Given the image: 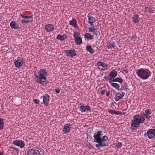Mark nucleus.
<instances>
[{"instance_id": "f257e3e1", "label": "nucleus", "mask_w": 155, "mask_h": 155, "mask_svg": "<svg viewBox=\"0 0 155 155\" xmlns=\"http://www.w3.org/2000/svg\"><path fill=\"white\" fill-rule=\"evenodd\" d=\"M145 120V118L141 115H134L131 122V130H134L136 129L139 126L140 124L143 123Z\"/></svg>"}, {"instance_id": "f03ea898", "label": "nucleus", "mask_w": 155, "mask_h": 155, "mask_svg": "<svg viewBox=\"0 0 155 155\" xmlns=\"http://www.w3.org/2000/svg\"><path fill=\"white\" fill-rule=\"evenodd\" d=\"M47 74V72L45 69H41L39 72L35 71L34 74L35 77L36 81L39 83L41 84L42 81V80L45 81L47 79L46 77Z\"/></svg>"}, {"instance_id": "7ed1b4c3", "label": "nucleus", "mask_w": 155, "mask_h": 155, "mask_svg": "<svg viewBox=\"0 0 155 155\" xmlns=\"http://www.w3.org/2000/svg\"><path fill=\"white\" fill-rule=\"evenodd\" d=\"M136 73L137 76L143 80L148 79L151 74L149 70L143 68H140L136 70Z\"/></svg>"}, {"instance_id": "20e7f679", "label": "nucleus", "mask_w": 155, "mask_h": 155, "mask_svg": "<svg viewBox=\"0 0 155 155\" xmlns=\"http://www.w3.org/2000/svg\"><path fill=\"white\" fill-rule=\"evenodd\" d=\"M107 139V137L103 135L101 131L97 132V147L107 146L106 142Z\"/></svg>"}, {"instance_id": "39448f33", "label": "nucleus", "mask_w": 155, "mask_h": 155, "mask_svg": "<svg viewBox=\"0 0 155 155\" xmlns=\"http://www.w3.org/2000/svg\"><path fill=\"white\" fill-rule=\"evenodd\" d=\"M14 64L16 68H20L25 64V60L21 58H18L17 60H14Z\"/></svg>"}, {"instance_id": "423d86ee", "label": "nucleus", "mask_w": 155, "mask_h": 155, "mask_svg": "<svg viewBox=\"0 0 155 155\" xmlns=\"http://www.w3.org/2000/svg\"><path fill=\"white\" fill-rule=\"evenodd\" d=\"M146 135L149 139H155V129L149 130L146 133Z\"/></svg>"}, {"instance_id": "0eeeda50", "label": "nucleus", "mask_w": 155, "mask_h": 155, "mask_svg": "<svg viewBox=\"0 0 155 155\" xmlns=\"http://www.w3.org/2000/svg\"><path fill=\"white\" fill-rule=\"evenodd\" d=\"M64 52L66 54H67V56L73 57L77 55L76 53L75 50L74 49L73 50H64Z\"/></svg>"}, {"instance_id": "6e6552de", "label": "nucleus", "mask_w": 155, "mask_h": 155, "mask_svg": "<svg viewBox=\"0 0 155 155\" xmlns=\"http://www.w3.org/2000/svg\"><path fill=\"white\" fill-rule=\"evenodd\" d=\"M98 68L101 71H103L107 69V65L103 62H99L97 63Z\"/></svg>"}, {"instance_id": "1a4fd4ad", "label": "nucleus", "mask_w": 155, "mask_h": 155, "mask_svg": "<svg viewBox=\"0 0 155 155\" xmlns=\"http://www.w3.org/2000/svg\"><path fill=\"white\" fill-rule=\"evenodd\" d=\"M12 144L20 147L21 148H23L25 145L24 142L20 140H16L13 141Z\"/></svg>"}, {"instance_id": "9d476101", "label": "nucleus", "mask_w": 155, "mask_h": 155, "mask_svg": "<svg viewBox=\"0 0 155 155\" xmlns=\"http://www.w3.org/2000/svg\"><path fill=\"white\" fill-rule=\"evenodd\" d=\"M27 155H41L39 152L35 149H31L29 150L27 153Z\"/></svg>"}, {"instance_id": "9b49d317", "label": "nucleus", "mask_w": 155, "mask_h": 155, "mask_svg": "<svg viewBox=\"0 0 155 155\" xmlns=\"http://www.w3.org/2000/svg\"><path fill=\"white\" fill-rule=\"evenodd\" d=\"M72 126L71 124H67L65 125L63 128V131L64 132V133H66L69 132L70 130V128Z\"/></svg>"}, {"instance_id": "f8f14e48", "label": "nucleus", "mask_w": 155, "mask_h": 155, "mask_svg": "<svg viewBox=\"0 0 155 155\" xmlns=\"http://www.w3.org/2000/svg\"><path fill=\"white\" fill-rule=\"evenodd\" d=\"M50 96L48 94H45L43 96V102L46 106L48 105V104L49 102Z\"/></svg>"}, {"instance_id": "ddd939ff", "label": "nucleus", "mask_w": 155, "mask_h": 155, "mask_svg": "<svg viewBox=\"0 0 155 155\" xmlns=\"http://www.w3.org/2000/svg\"><path fill=\"white\" fill-rule=\"evenodd\" d=\"M10 26L12 28L17 29H20V27L14 21H12L10 23Z\"/></svg>"}, {"instance_id": "4468645a", "label": "nucleus", "mask_w": 155, "mask_h": 155, "mask_svg": "<svg viewBox=\"0 0 155 155\" xmlns=\"http://www.w3.org/2000/svg\"><path fill=\"white\" fill-rule=\"evenodd\" d=\"M124 95V92H122L121 93H117L116 94V97H114V99L116 101H117L121 99Z\"/></svg>"}, {"instance_id": "2eb2a0df", "label": "nucleus", "mask_w": 155, "mask_h": 155, "mask_svg": "<svg viewBox=\"0 0 155 155\" xmlns=\"http://www.w3.org/2000/svg\"><path fill=\"white\" fill-rule=\"evenodd\" d=\"M54 28V26L52 24H49L46 25L45 26V29L48 32H50Z\"/></svg>"}, {"instance_id": "dca6fc26", "label": "nucleus", "mask_w": 155, "mask_h": 155, "mask_svg": "<svg viewBox=\"0 0 155 155\" xmlns=\"http://www.w3.org/2000/svg\"><path fill=\"white\" fill-rule=\"evenodd\" d=\"M109 80L111 81L112 82H118L120 83L121 84L122 83L123 81V80L121 78H118L113 79L111 77H109Z\"/></svg>"}, {"instance_id": "f3484780", "label": "nucleus", "mask_w": 155, "mask_h": 155, "mask_svg": "<svg viewBox=\"0 0 155 155\" xmlns=\"http://www.w3.org/2000/svg\"><path fill=\"white\" fill-rule=\"evenodd\" d=\"M88 22L91 25L93 26V21L95 20V18L93 17H91L90 15H88Z\"/></svg>"}, {"instance_id": "a211bd4d", "label": "nucleus", "mask_w": 155, "mask_h": 155, "mask_svg": "<svg viewBox=\"0 0 155 155\" xmlns=\"http://www.w3.org/2000/svg\"><path fill=\"white\" fill-rule=\"evenodd\" d=\"M69 24L70 25L73 26L74 28L77 26V22L75 19H73L69 21Z\"/></svg>"}, {"instance_id": "6ab92c4d", "label": "nucleus", "mask_w": 155, "mask_h": 155, "mask_svg": "<svg viewBox=\"0 0 155 155\" xmlns=\"http://www.w3.org/2000/svg\"><path fill=\"white\" fill-rule=\"evenodd\" d=\"M117 75V72L114 70L112 71L110 74L109 75V77H111L112 78H114Z\"/></svg>"}, {"instance_id": "aec40b11", "label": "nucleus", "mask_w": 155, "mask_h": 155, "mask_svg": "<svg viewBox=\"0 0 155 155\" xmlns=\"http://www.w3.org/2000/svg\"><path fill=\"white\" fill-rule=\"evenodd\" d=\"M67 38L66 35H62L60 34L58 35L57 37V39L58 40H60L61 41L64 40Z\"/></svg>"}, {"instance_id": "412c9836", "label": "nucleus", "mask_w": 155, "mask_h": 155, "mask_svg": "<svg viewBox=\"0 0 155 155\" xmlns=\"http://www.w3.org/2000/svg\"><path fill=\"white\" fill-rule=\"evenodd\" d=\"M112 82L111 81L109 80V82L110 83L112 86L117 89H118L120 87L119 84L116 83H112Z\"/></svg>"}, {"instance_id": "4be33fe9", "label": "nucleus", "mask_w": 155, "mask_h": 155, "mask_svg": "<svg viewBox=\"0 0 155 155\" xmlns=\"http://www.w3.org/2000/svg\"><path fill=\"white\" fill-rule=\"evenodd\" d=\"M75 42L77 45L81 44L82 43V39L81 37H79L75 38Z\"/></svg>"}, {"instance_id": "5701e85b", "label": "nucleus", "mask_w": 155, "mask_h": 155, "mask_svg": "<svg viewBox=\"0 0 155 155\" xmlns=\"http://www.w3.org/2000/svg\"><path fill=\"white\" fill-rule=\"evenodd\" d=\"M85 38L88 40H91L93 38V36L91 35L90 33H87L85 36Z\"/></svg>"}, {"instance_id": "b1692460", "label": "nucleus", "mask_w": 155, "mask_h": 155, "mask_svg": "<svg viewBox=\"0 0 155 155\" xmlns=\"http://www.w3.org/2000/svg\"><path fill=\"white\" fill-rule=\"evenodd\" d=\"M139 16L137 15H135L133 17V21L135 23L138 22L139 21Z\"/></svg>"}, {"instance_id": "393cba45", "label": "nucleus", "mask_w": 155, "mask_h": 155, "mask_svg": "<svg viewBox=\"0 0 155 155\" xmlns=\"http://www.w3.org/2000/svg\"><path fill=\"white\" fill-rule=\"evenodd\" d=\"M86 48L87 50L91 54H92L94 53V50L91 47V46L89 45L87 46L86 47Z\"/></svg>"}, {"instance_id": "a878e982", "label": "nucleus", "mask_w": 155, "mask_h": 155, "mask_svg": "<svg viewBox=\"0 0 155 155\" xmlns=\"http://www.w3.org/2000/svg\"><path fill=\"white\" fill-rule=\"evenodd\" d=\"M108 112L111 114H119L120 113V112L119 111H116L114 110L108 109Z\"/></svg>"}, {"instance_id": "bb28decb", "label": "nucleus", "mask_w": 155, "mask_h": 155, "mask_svg": "<svg viewBox=\"0 0 155 155\" xmlns=\"http://www.w3.org/2000/svg\"><path fill=\"white\" fill-rule=\"evenodd\" d=\"M4 121L3 119L0 118V130H2L4 128Z\"/></svg>"}, {"instance_id": "cd10ccee", "label": "nucleus", "mask_w": 155, "mask_h": 155, "mask_svg": "<svg viewBox=\"0 0 155 155\" xmlns=\"http://www.w3.org/2000/svg\"><path fill=\"white\" fill-rule=\"evenodd\" d=\"M115 46V45L113 43H111L109 42L107 43L106 47L108 49H111L112 48H114Z\"/></svg>"}, {"instance_id": "c85d7f7f", "label": "nucleus", "mask_w": 155, "mask_h": 155, "mask_svg": "<svg viewBox=\"0 0 155 155\" xmlns=\"http://www.w3.org/2000/svg\"><path fill=\"white\" fill-rule=\"evenodd\" d=\"M145 11L146 12H149L150 13L153 12V10L150 7H145L144 8Z\"/></svg>"}, {"instance_id": "c756f323", "label": "nucleus", "mask_w": 155, "mask_h": 155, "mask_svg": "<svg viewBox=\"0 0 155 155\" xmlns=\"http://www.w3.org/2000/svg\"><path fill=\"white\" fill-rule=\"evenodd\" d=\"M80 34L79 32H74V38H77L80 37Z\"/></svg>"}, {"instance_id": "7c9ffc66", "label": "nucleus", "mask_w": 155, "mask_h": 155, "mask_svg": "<svg viewBox=\"0 0 155 155\" xmlns=\"http://www.w3.org/2000/svg\"><path fill=\"white\" fill-rule=\"evenodd\" d=\"M151 110L150 109H147L145 111V113L144 114L150 115L151 114Z\"/></svg>"}, {"instance_id": "2f4dec72", "label": "nucleus", "mask_w": 155, "mask_h": 155, "mask_svg": "<svg viewBox=\"0 0 155 155\" xmlns=\"http://www.w3.org/2000/svg\"><path fill=\"white\" fill-rule=\"evenodd\" d=\"M80 110L82 112H84L86 111V107L84 106H81Z\"/></svg>"}, {"instance_id": "473e14b6", "label": "nucleus", "mask_w": 155, "mask_h": 155, "mask_svg": "<svg viewBox=\"0 0 155 155\" xmlns=\"http://www.w3.org/2000/svg\"><path fill=\"white\" fill-rule=\"evenodd\" d=\"M30 21L29 20H25V19H23L21 21V23L23 24H26L28 23Z\"/></svg>"}, {"instance_id": "72a5a7b5", "label": "nucleus", "mask_w": 155, "mask_h": 155, "mask_svg": "<svg viewBox=\"0 0 155 155\" xmlns=\"http://www.w3.org/2000/svg\"><path fill=\"white\" fill-rule=\"evenodd\" d=\"M93 26V28L90 27L89 29V32H94L95 31V28L94 26Z\"/></svg>"}, {"instance_id": "f704fd0d", "label": "nucleus", "mask_w": 155, "mask_h": 155, "mask_svg": "<svg viewBox=\"0 0 155 155\" xmlns=\"http://www.w3.org/2000/svg\"><path fill=\"white\" fill-rule=\"evenodd\" d=\"M99 88L98 91L99 92H101V94L102 95H103L104 94L105 92V90L104 89H102L101 90H100Z\"/></svg>"}, {"instance_id": "c9c22d12", "label": "nucleus", "mask_w": 155, "mask_h": 155, "mask_svg": "<svg viewBox=\"0 0 155 155\" xmlns=\"http://www.w3.org/2000/svg\"><path fill=\"white\" fill-rule=\"evenodd\" d=\"M10 148L16 150V151L17 152V155L18 154V153H19V150H18V149H17V148H15V147H10Z\"/></svg>"}, {"instance_id": "e433bc0d", "label": "nucleus", "mask_w": 155, "mask_h": 155, "mask_svg": "<svg viewBox=\"0 0 155 155\" xmlns=\"http://www.w3.org/2000/svg\"><path fill=\"white\" fill-rule=\"evenodd\" d=\"M94 142H97V134H96L95 133V134L94 135Z\"/></svg>"}, {"instance_id": "4c0bfd02", "label": "nucleus", "mask_w": 155, "mask_h": 155, "mask_svg": "<svg viewBox=\"0 0 155 155\" xmlns=\"http://www.w3.org/2000/svg\"><path fill=\"white\" fill-rule=\"evenodd\" d=\"M122 145V144L121 142H118L117 143V145L116 146V147L118 148H119Z\"/></svg>"}, {"instance_id": "58836bf2", "label": "nucleus", "mask_w": 155, "mask_h": 155, "mask_svg": "<svg viewBox=\"0 0 155 155\" xmlns=\"http://www.w3.org/2000/svg\"><path fill=\"white\" fill-rule=\"evenodd\" d=\"M33 101L36 104H38L39 103V101L38 99H34L33 100Z\"/></svg>"}, {"instance_id": "ea45409f", "label": "nucleus", "mask_w": 155, "mask_h": 155, "mask_svg": "<svg viewBox=\"0 0 155 155\" xmlns=\"http://www.w3.org/2000/svg\"><path fill=\"white\" fill-rule=\"evenodd\" d=\"M149 114H144V116H145V117L147 119H149L151 117V116Z\"/></svg>"}, {"instance_id": "a19ab883", "label": "nucleus", "mask_w": 155, "mask_h": 155, "mask_svg": "<svg viewBox=\"0 0 155 155\" xmlns=\"http://www.w3.org/2000/svg\"><path fill=\"white\" fill-rule=\"evenodd\" d=\"M85 107H86V110L87 111H90L91 110V109L90 108V107L88 105L86 106Z\"/></svg>"}, {"instance_id": "79ce46f5", "label": "nucleus", "mask_w": 155, "mask_h": 155, "mask_svg": "<svg viewBox=\"0 0 155 155\" xmlns=\"http://www.w3.org/2000/svg\"><path fill=\"white\" fill-rule=\"evenodd\" d=\"M87 146L90 148H92L93 147L90 143L87 144Z\"/></svg>"}, {"instance_id": "37998d69", "label": "nucleus", "mask_w": 155, "mask_h": 155, "mask_svg": "<svg viewBox=\"0 0 155 155\" xmlns=\"http://www.w3.org/2000/svg\"><path fill=\"white\" fill-rule=\"evenodd\" d=\"M55 92L57 93H59L60 92V90L58 88L57 89H55Z\"/></svg>"}, {"instance_id": "c03bdc74", "label": "nucleus", "mask_w": 155, "mask_h": 155, "mask_svg": "<svg viewBox=\"0 0 155 155\" xmlns=\"http://www.w3.org/2000/svg\"><path fill=\"white\" fill-rule=\"evenodd\" d=\"M20 14L22 18H25V16L24 15L22 14L21 13H20Z\"/></svg>"}, {"instance_id": "a18cd8bd", "label": "nucleus", "mask_w": 155, "mask_h": 155, "mask_svg": "<svg viewBox=\"0 0 155 155\" xmlns=\"http://www.w3.org/2000/svg\"><path fill=\"white\" fill-rule=\"evenodd\" d=\"M109 91H107L106 92V95L107 96H109Z\"/></svg>"}, {"instance_id": "49530a36", "label": "nucleus", "mask_w": 155, "mask_h": 155, "mask_svg": "<svg viewBox=\"0 0 155 155\" xmlns=\"http://www.w3.org/2000/svg\"><path fill=\"white\" fill-rule=\"evenodd\" d=\"M25 18H27V19L29 18V16H25Z\"/></svg>"}, {"instance_id": "de8ad7c7", "label": "nucleus", "mask_w": 155, "mask_h": 155, "mask_svg": "<svg viewBox=\"0 0 155 155\" xmlns=\"http://www.w3.org/2000/svg\"><path fill=\"white\" fill-rule=\"evenodd\" d=\"M124 71L126 73H127L128 72V71L127 70H124Z\"/></svg>"}, {"instance_id": "09e8293b", "label": "nucleus", "mask_w": 155, "mask_h": 155, "mask_svg": "<svg viewBox=\"0 0 155 155\" xmlns=\"http://www.w3.org/2000/svg\"><path fill=\"white\" fill-rule=\"evenodd\" d=\"M29 18H32V19L33 18L32 15H31V16H29Z\"/></svg>"}, {"instance_id": "8fccbe9b", "label": "nucleus", "mask_w": 155, "mask_h": 155, "mask_svg": "<svg viewBox=\"0 0 155 155\" xmlns=\"http://www.w3.org/2000/svg\"><path fill=\"white\" fill-rule=\"evenodd\" d=\"M3 152L0 153V155H3Z\"/></svg>"}, {"instance_id": "3c124183", "label": "nucleus", "mask_w": 155, "mask_h": 155, "mask_svg": "<svg viewBox=\"0 0 155 155\" xmlns=\"http://www.w3.org/2000/svg\"><path fill=\"white\" fill-rule=\"evenodd\" d=\"M31 22V23L33 21V20L32 19L30 21Z\"/></svg>"}, {"instance_id": "603ef678", "label": "nucleus", "mask_w": 155, "mask_h": 155, "mask_svg": "<svg viewBox=\"0 0 155 155\" xmlns=\"http://www.w3.org/2000/svg\"><path fill=\"white\" fill-rule=\"evenodd\" d=\"M135 37V36H134L133 35V38H134V37Z\"/></svg>"}, {"instance_id": "864d4df0", "label": "nucleus", "mask_w": 155, "mask_h": 155, "mask_svg": "<svg viewBox=\"0 0 155 155\" xmlns=\"http://www.w3.org/2000/svg\"><path fill=\"white\" fill-rule=\"evenodd\" d=\"M95 146H96V147H97V144L95 145Z\"/></svg>"}]
</instances>
